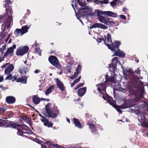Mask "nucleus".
<instances>
[{
  "mask_svg": "<svg viewBox=\"0 0 148 148\" xmlns=\"http://www.w3.org/2000/svg\"><path fill=\"white\" fill-rule=\"evenodd\" d=\"M105 79V82H115L114 78L113 77H109L107 75H106Z\"/></svg>",
  "mask_w": 148,
  "mask_h": 148,
  "instance_id": "27",
  "label": "nucleus"
},
{
  "mask_svg": "<svg viewBox=\"0 0 148 148\" xmlns=\"http://www.w3.org/2000/svg\"><path fill=\"white\" fill-rule=\"evenodd\" d=\"M9 64V63H5V64L1 66V67L2 68H4L7 65Z\"/></svg>",
  "mask_w": 148,
  "mask_h": 148,
  "instance_id": "53",
  "label": "nucleus"
},
{
  "mask_svg": "<svg viewBox=\"0 0 148 148\" xmlns=\"http://www.w3.org/2000/svg\"><path fill=\"white\" fill-rule=\"evenodd\" d=\"M119 90L120 91H121L123 92L124 93H125L126 94H128L129 92L130 93H131L130 90H128V89H124L121 88Z\"/></svg>",
  "mask_w": 148,
  "mask_h": 148,
  "instance_id": "34",
  "label": "nucleus"
},
{
  "mask_svg": "<svg viewBox=\"0 0 148 148\" xmlns=\"http://www.w3.org/2000/svg\"><path fill=\"white\" fill-rule=\"evenodd\" d=\"M46 144L47 145V147L45 145H41V148H54L53 147H54L57 148L56 147L53 145H55L56 144H52L49 141L46 142Z\"/></svg>",
  "mask_w": 148,
  "mask_h": 148,
  "instance_id": "22",
  "label": "nucleus"
},
{
  "mask_svg": "<svg viewBox=\"0 0 148 148\" xmlns=\"http://www.w3.org/2000/svg\"><path fill=\"white\" fill-rule=\"evenodd\" d=\"M41 99L42 100H43L44 101H49V99H44L43 98H41Z\"/></svg>",
  "mask_w": 148,
  "mask_h": 148,
  "instance_id": "57",
  "label": "nucleus"
},
{
  "mask_svg": "<svg viewBox=\"0 0 148 148\" xmlns=\"http://www.w3.org/2000/svg\"><path fill=\"white\" fill-rule=\"evenodd\" d=\"M119 17L120 18L122 19L123 20H125L126 18V17L125 16L123 15H119Z\"/></svg>",
  "mask_w": 148,
  "mask_h": 148,
  "instance_id": "46",
  "label": "nucleus"
},
{
  "mask_svg": "<svg viewBox=\"0 0 148 148\" xmlns=\"http://www.w3.org/2000/svg\"><path fill=\"white\" fill-rule=\"evenodd\" d=\"M97 127L98 128L99 130H103V128H102L101 126L99 125H97Z\"/></svg>",
  "mask_w": 148,
  "mask_h": 148,
  "instance_id": "52",
  "label": "nucleus"
},
{
  "mask_svg": "<svg viewBox=\"0 0 148 148\" xmlns=\"http://www.w3.org/2000/svg\"><path fill=\"white\" fill-rule=\"evenodd\" d=\"M9 126H11L13 128H16L20 126L21 127V128L23 130L28 131L29 129V127L27 125L24 124H19L10 123L8 124L6 123V121H4L3 120L1 119V127H7Z\"/></svg>",
  "mask_w": 148,
  "mask_h": 148,
  "instance_id": "6",
  "label": "nucleus"
},
{
  "mask_svg": "<svg viewBox=\"0 0 148 148\" xmlns=\"http://www.w3.org/2000/svg\"><path fill=\"white\" fill-rule=\"evenodd\" d=\"M140 70L139 69V68H138L136 69L135 70V73L137 74H138L140 73Z\"/></svg>",
  "mask_w": 148,
  "mask_h": 148,
  "instance_id": "50",
  "label": "nucleus"
},
{
  "mask_svg": "<svg viewBox=\"0 0 148 148\" xmlns=\"http://www.w3.org/2000/svg\"><path fill=\"white\" fill-rule=\"evenodd\" d=\"M96 39L98 42H100L102 40L103 41V38L102 36H100L97 37Z\"/></svg>",
  "mask_w": 148,
  "mask_h": 148,
  "instance_id": "42",
  "label": "nucleus"
},
{
  "mask_svg": "<svg viewBox=\"0 0 148 148\" xmlns=\"http://www.w3.org/2000/svg\"><path fill=\"white\" fill-rule=\"evenodd\" d=\"M114 45L112 42L111 43V45L109 44H107L108 47V49H110L112 51H115L119 49V47L121 45V42L119 41H116L114 42Z\"/></svg>",
  "mask_w": 148,
  "mask_h": 148,
  "instance_id": "10",
  "label": "nucleus"
},
{
  "mask_svg": "<svg viewBox=\"0 0 148 148\" xmlns=\"http://www.w3.org/2000/svg\"><path fill=\"white\" fill-rule=\"evenodd\" d=\"M86 87H84L78 89L77 92L78 95L80 97L84 95L86 92Z\"/></svg>",
  "mask_w": 148,
  "mask_h": 148,
  "instance_id": "19",
  "label": "nucleus"
},
{
  "mask_svg": "<svg viewBox=\"0 0 148 148\" xmlns=\"http://www.w3.org/2000/svg\"><path fill=\"white\" fill-rule=\"evenodd\" d=\"M64 58L65 60V61L67 63L69 62L71 60V54L70 53H68L67 54L65 55L64 56Z\"/></svg>",
  "mask_w": 148,
  "mask_h": 148,
  "instance_id": "31",
  "label": "nucleus"
},
{
  "mask_svg": "<svg viewBox=\"0 0 148 148\" xmlns=\"http://www.w3.org/2000/svg\"><path fill=\"white\" fill-rule=\"evenodd\" d=\"M81 77L80 76L78 78L76 79L74 81V83H75V84L79 82L80 80Z\"/></svg>",
  "mask_w": 148,
  "mask_h": 148,
  "instance_id": "45",
  "label": "nucleus"
},
{
  "mask_svg": "<svg viewBox=\"0 0 148 148\" xmlns=\"http://www.w3.org/2000/svg\"><path fill=\"white\" fill-rule=\"evenodd\" d=\"M100 23H95L93 25L91 26L90 27V28H99Z\"/></svg>",
  "mask_w": 148,
  "mask_h": 148,
  "instance_id": "35",
  "label": "nucleus"
},
{
  "mask_svg": "<svg viewBox=\"0 0 148 148\" xmlns=\"http://www.w3.org/2000/svg\"><path fill=\"white\" fill-rule=\"evenodd\" d=\"M14 66L12 64H10L5 70V73L6 75H8L13 71Z\"/></svg>",
  "mask_w": 148,
  "mask_h": 148,
  "instance_id": "21",
  "label": "nucleus"
},
{
  "mask_svg": "<svg viewBox=\"0 0 148 148\" xmlns=\"http://www.w3.org/2000/svg\"><path fill=\"white\" fill-rule=\"evenodd\" d=\"M96 3L99 4H105L107 3V0H97L95 1Z\"/></svg>",
  "mask_w": 148,
  "mask_h": 148,
  "instance_id": "32",
  "label": "nucleus"
},
{
  "mask_svg": "<svg viewBox=\"0 0 148 148\" xmlns=\"http://www.w3.org/2000/svg\"><path fill=\"white\" fill-rule=\"evenodd\" d=\"M3 6L5 8V13L2 15H1V22L3 23L2 25V33L1 34L2 38H5L7 34L6 30L10 27L11 24H12V12L11 5L12 3L10 0H6L4 1Z\"/></svg>",
  "mask_w": 148,
  "mask_h": 148,
  "instance_id": "1",
  "label": "nucleus"
},
{
  "mask_svg": "<svg viewBox=\"0 0 148 148\" xmlns=\"http://www.w3.org/2000/svg\"><path fill=\"white\" fill-rule=\"evenodd\" d=\"M1 88L2 89V90H4L6 89V88L5 87H2L1 86Z\"/></svg>",
  "mask_w": 148,
  "mask_h": 148,
  "instance_id": "63",
  "label": "nucleus"
},
{
  "mask_svg": "<svg viewBox=\"0 0 148 148\" xmlns=\"http://www.w3.org/2000/svg\"><path fill=\"white\" fill-rule=\"evenodd\" d=\"M7 108L6 106H3L2 108H1V112H3L6 110Z\"/></svg>",
  "mask_w": 148,
  "mask_h": 148,
  "instance_id": "44",
  "label": "nucleus"
},
{
  "mask_svg": "<svg viewBox=\"0 0 148 148\" xmlns=\"http://www.w3.org/2000/svg\"><path fill=\"white\" fill-rule=\"evenodd\" d=\"M29 27L30 26L28 27L27 25L23 26L21 29L22 32V34H23L26 33L28 32V30Z\"/></svg>",
  "mask_w": 148,
  "mask_h": 148,
  "instance_id": "28",
  "label": "nucleus"
},
{
  "mask_svg": "<svg viewBox=\"0 0 148 148\" xmlns=\"http://www.w3.org/2000/svg\"><path fill=\"white\" fill-rule=\"evenodd\" d=\"M35 50L37 53L40 56H41V51L40 48L38 47H36L35 48Z\"/></svg>",
  "mask_w": 148,
  "mask_h": 148,
  "instance_id": "43",
  "label": "nucleus"
},
{
  "mask_svg": "<svg viewBox=\"0 0 148 148\" xmlns=\"http://www.w3.org/2000/svg\"><path fill=\"white\" fill-rule=\"evenodd\" d=\"M17 135H18L21 136H25L23 135V134H28L26 132H24L21 130H18V131L17 133Z\"/></svg>",
  "mask_w": 148,
  "mask_h": 148,
  "instance_id": "36",
  "label": "nucleus"
},
{
  "mask_svg": "<svg viewBox=\"0 0 148 148\" xmlns=\"http://www.w3.org/2000/svg\"><path fill=\"white\" fill-rule=\"evenodd\" d=\"M17 82H20L23 84L27 83V79L25 77H19L16 80Z\"/></svg>",
  "mask_w": 148,
  "mask_h": 148,
  "instance_id": "26",
  "label": "nucleus"
},
{
  "mask_svg": "<svg viewBox=\"0 0 148 148\" xmlns=\"http://www.w3.org/2000/svg\"><path fill=\"white\" fill-rule=\"evenodd\" d=\"M32 99L33 103L35 105L38 104L40 101V99L37 95H33L32 97Z\"/></svg>",
  "mask_w": 148,
  "mask_h": 148,
  "instance_id": "20",
  "label": "nucleus"
},
{
  "mask_svg": "<svg viewBox=\"0 0 148 148\" xmlns=\"http://www.w3.org/2000/svg\"><path fill=\"white\" fill-rule=\"evenodd\" d=\"M132 73V71L130 69H125L123 70V73L124 74L125 73L127 74V73Z\"/></svg>",
  "mask_w": 148,
  "mask_h": 148,
  "instance_id": "41",
  "label": "nucleus"
},
{
  "mask_svg": "<svg viewBox=\"0 0 148 148\" xmlns=\"http://www.w3.org/2000/svg\"><path fill=\"white\" fill-rule=\"evenodd\" d=\"M79 5L81 6H85L86 5V3L84 2H83L80 0H76Z\"/></svg>",
  "mask_w": 148,
  "mask_h": 148,
  "instance_id": "39",
  "label": "nucleus"
},
{
  "mask_svg": "<svg viewBox=\"0 0 148 148\" xmlns=\"http://www.w3.org/2000/svg\"><path fill=\"white\" fill-rule=\"evenodd\" d=\"M115 52L114 54L112 55V56H117L123 58L125 56V53L122 51H121L119 49H118L115 51H114Z\"/></svg>",
  "mask_w": 148,
  "mask_h": 148,
  "instance_id": "13",
  "label": "nucleus"
},
{
  "mask_svg": "<svg viewBox=\"0 0 148 148\" xmlns=\"http://www.w3.org/2000/svg\"><path fill=\"white\" fill-rule=\"evenodd\" d=\"M51 105L50 103H48L45 106V111H43V114L49 117H56L59 113V111L56 106H55L51 109Z\"/></svg>",
  "mask_w": 148,
  "mask_h": 148,
  "instance_id": "4",
  "label": "nucleus"
},
{
  "mask_svg": "<svg viewBox=\"0 0 148 148\" xmlns=\"http://www.w3.org/2000/svg\"><path fill=\"white\" fill-rule=\"evenodd\" d=\"M74 123L75 126L79 129H82V126L79 120L76 118H73Z\"/></svg>",
  "mask_w": 148,
  "mask_h": 148,
  "instance_id": "24",
  "label": "nucleus"
},
{
  "mask_svg": "<svg viewBox=\"0 0 148 148\" xmlns=\"http://www.w3.org/2000/svg\"><path fill=\"white\" fill-rule=\"evenodd\" d=\"M6 77L5 80H12V81H14L16 79V76L13 77L11 74H9Z\"/></svg>",
  "mask_w": 148,
  "mask_h": 148,
  "instance_id": "30",
  "label": "nucleus"
},
{
  "mask_svg": "<svg viewBox=\"0 0 148 148\" xmlns=\"http://www.w3.org/2000/svg\"><path fill=\"white\" fill-rule=\"evenodd\" d=\"M71 5L73 7L75 12L76 16L77 19H79V16H83L84 15H90L92 12V9L88 6H86L84 8H81L78 9L76 6V7L78 10V12L77 14L76 13L75 8L73 4H72Z\"/></svg>",
  "mask_w": 148,
  "mask_h": 148,
  "instance_id": "5",
  "label": "nucleus"
},
{
  "mask_svg": "<svg viewBox=\"0 0 148 148\" xmlns=\"http://www.w3.org/2000/svg\"><path fill=\"white\" fill-rule=\"evenodd\" d=\"M127 8H123V9H122V10L124 11V12H125V14H127V16H128V17H129V14H128V13L127 12Z\"/></svg>",
  "mask_w": 148,
  "mask_h": 148,
  "instance_id": "47",
  "label": "nucleus"
},
{
  "mask_svg": "<svg viewBox=\"0 0 148 148\" xmlns=\"http://www.w3.org/2000/svg\"><path fill=\"white\" fill-rule=\"evenodd\" d=\"M55 88V86L54 85H52L49 86L45 92V95H48L50 93H51L53 90Z\"/></svg>",
  "mask_w": 148,
  "mask_h": 148,
  "instance_id": "23",
  "label": "nucleus"
},
{
  "mask_svg": "<svg viewBox=\"0 0 148 148\" xmlns=\"http://www.w3.org/2000/svg\"><path fill=\"white\" fill-rule=\"evenodd\" d=\"M28 71V70L27 68L24 67L19 69L18 71L21 74L24 75Z\"/></svg>",
  "mask_w": 148,
  "mask_h": 148,
  "instance_id": "29",
  "label": "nucleus"
},
{
  "mask_svg": "<svg viewBox=\"0 0 148 148\" xmlns=\"http://www.w3.org/2000/svg\"><path fill=\"white\" fill-rule=\"evenodd\" d=\"M2 44V47L1 48V52L2 54L3 53L4 50L5 49L6 47V44L5 43L3 44Z\"/></svg>",
  "mask_w": 148,
  "mask_h": 148,
  "instance_id": "37",
  "label": "nucleus"
},
{
  "mask_svg": "<svg viewBox=\"0 0 148 148\" xmlns=\"http://www.w3.org/2000/svg\"><path fill=\"white\" fill-rule=\"evenodd\" d=\"M95 14L98 17L99 21L111 27L114 25L115 23L113 21L111 18L107 16H103L104 15L109 17L116 18L117 17V14L111 11H103L101 10H97L95 11Z\"/></svg>",
  "mask_w": 148,
  "mask_h": 148,
  "instance_id": "2",
  "label": "nucleus"
},
{
  "mask_svg": "<svg viewBox=\"0 0 148 148\" xmlns=\"http://www.w3.org/2000/svg\"><path fill=\"white\" fill-rule=\"evenodd\" d=\"M55 81L58 87L61 91H64L65 90V87L62 82L58 78H56Z\"/></svg>",
  "mask_w": 148,
  "mask_h": 148,
  "instance_id": "11",
  "label": "nucleus"
},
{
  "mask_svg": "<svg viewBox=\"0 0 148 148\" xmlns=\"http://www.w3.org/2000/svg\"><path fill=\"white\" fill-rule=\"evenodd\" d=\"M84 82H83V83H81L80 84H79L78 85L79 87V88L83 86L84 85Z\"/></svg>",
  "mask_w": 148,
  "mask_h": 148,
  "instance_id": "55",
  "label": "nucleus"
},
{
  "mask_svg": "<svg viewBox=\"0 0 148 148\" xmlns=\"http://www.w3.org/2000/svg\"><path fill=\"white\" fill-rule=\"evenodd\" d=\"M30 13V11L29 10H27V12L26 14H27L28 15Z\"/></svg>",
  "mask_w": 148,
  "mask_h": 148,
  "instance_id": "64",
  "label": "nucleus"
},
{
  "mask_svg": "<svg viewBox=\"0 0 148 148\" xmlns=\"http://www.w3.org/2000/svg\"><path fill=\"white\" fill-rule=\"evenodd\" d=\"M32 46L33 48H34L35 47H36L37 48H38V47L39 46V45H38L37 44V43L36 42L34 44V45H32Z\"/></svg>",
  "mask_w": 148,
  "mask_h": 148,
  "instance_id": "48",
  "label": "nucleus"
},
{
  "mask_svg": "<svg viewBox=\"0 0 148 148\" xmlns=\"http://www.w3.org/2000/svg\"><path fill=\"white\" fill-rule=\"evenodd\" d=\"M99 28L102 29H108V27L107 26L100 23Z\"/></svg>",
  "mask_w": 148,
  "mask_h": 148,
  "instance_id": "40",
  "label": "nucleus"
},
{
  "mask_svg": "<svg viewBox=\"0 0 148 148\" xmlns=\"http://www.w3.org/2000/svg\"><path fill=\"white\" fill-rule=\"evenodd\" d=\"M79 74V73H78L76 72H75L74 73L73 75V77L74 78H76L78 76V74Z\"/></svg>",
  "mask_w": 148,
  "mask_h": 148,
  "instance_id": "49",
  "label": "nucleus"
},
{
  "mask_svg": "<svg viewBox=\"0 0 148 148\" xmlns=\"http://www.w3.org/2000/svg\"><path fill=\"white\" fill-rule=\"evenodd\" d=\"M81 66L80 65H78L76 69V72L79 73L81 71Z\"/></svg>",
  "mask_w": 148,
  "mask_h": 148,
  "instance_id": "38",
  "label": "nucleus"
},
{
  "mask_svg": "<svg viewBox=\"0 0 148 148\" xmlns=\"http://www.w3.org/2000/svg\"><path fill=\"white\" fill-rule=\"evenodd\" d=\"M10 36V34H8V36H7V37L5 39V42H7L8 41V40L9 39Z\"/></svg>",
  "mask_w": 148,
  "mask_h": 148,
  "instance_id": "54",
  "label": "nucleus"
},
{
  "mask_svg": "<svg viewBox=\"0 0 148 148\" xmlns=\"http://www.w3.org/2000/svg\"><path fill=\"white\" fill-rule=\"evenodd\" d=\"M35 141L38 143H40V140L37 139L35 140Z\"/></svg>",
  "mask_w": 148,
  "mask_h": 148,
  "instance_id": "60",
  "label": "nucleus"
},
{
  "mask_svg": "<svg viewBox=\"0 0 148 148\" xmlns=\"http://www.w3.org/2000/svg\"><path fill=\"white\" fill-rule=\"evenodd\" d=\"M39 115L41 117V118L40 119L41 121L42 119L44 118L43 117H45L42 116L40 113H39Z\"/></svg>",
  "mask_w": 148,
  "mask_h": 148,
  "instance_id": "58",
  "label": "nucleus"
},
{
  "mask_svg": "<svg viewBox=\"0 0 148 148\" xmlns=\"http://www.w3.org/2000/svg\"><path fill=\"white\" fill-rule=\"evenodd\" d=\"M103 41L104 42L105 45L108 47L107 44H108L106 43V42H110L111 44L112 43V41L111 39V35L110 34H107V36L105 35L104 36V38H103Z\"/></svg>",
  "mask_w": 148,
  "mask_h": 148,
  "instance_id": "15",
  "label": "nucleus"
},
{
  "mask_svg": "<svg viewBox=\"0 0 148 148\" xmlns=\"http://www.w3.org/2000/svg\"><path fill=\"white\" fill-rule=\"evenodd\" d=\"M3 76H1V82L3 81Z\"/></svg>",
  "mask_w": 148,
  "mask_h": 148,
  "instance_id": "61",
  "label": "nucleus"
},
{
  "mask_svg": "<svg viewBox=\"0 0 148 148\" xmlns=\"http://www.w3.org/2000/svg\"><path fill=\"white\" fill-rule=\"evenodd\" d=\"M40 70L36 69L35 71H34V73H38L40 72Z\"/></svg>",
  "mask_w": 148,
  "mask_h": 148,
  "instance_id": "56",
  "label": "nucleus"
},
{
  "mask_svg": "<svg viewBox=\"0 0 148 148\" xmlns=\"http://www.w3.org/2000/svg\"><path fill=\"white\" fill-rule=\"evenodd\" d=\"M90 129L91 130V132L94 134H96L97 133V130L95 125L91 123L88 122L87 123Z\"/></svg>",
  "mask_w": 148,
  "mask_h": 148,
  "instance_id": "17",
  "label": "nucleus"
},
{
  "mask_svg": "<svg viewBox=\"0 0 148 148\" xmlns=\"http://www.w3.org/2000/svg\"><path fill=\"white\" fill-rule=\"evenodd\" d=\"M16 48V46L15 44L14 45L10 47L9 48H8V50L6 51L5 53H4V57H6L8 55H12L13 52L14 50V49Z\"/></svg>",
  "mask_w": 148,
  "mask_h": 148,
  "instance_id": "14",
  "label": "nucleus"
},
{
  "mask_svg": "<svg viewBox=\"0 0 148 148\" xmlns=\"http://www.w3.org/2000/svg\"><path fill=\"white\" fill-rule=\"evenodd\" d=\"M14 34L16 36H18L19 35L21 34V35H23L22 34V32H21V29H16L15 31L14 32Z\"/></svg>",
  "mask_w": 148,
  "mask_h": 148,
  "instance_id": "33",
  "label": "nucleus"
},
{
  "mask_svg": "<svg viewBox=\"0 0 148 148\" xmlns=\"http://www.w3.org/2000/svg\"><path fill=\"white\" fill-rule=\"evenodd\" d=\"M75 84V83H74V82H73V83L71 84V87H72Z\"/></svg>",
  "mask_w": 148,
  "mask_h": 148,
  "instance_id": "62",
  "label": "nucleus"
},
{
  "mask_svg": "<svg viewBox=\"0 0 148 148\" xmlns=\"http://www.w3.org/2000/svg\"><path fill=\"white\" fill-rule=\"evenodd\" d=\"M42 119V122L43 123L44 125L45 126L48 127H52L53 125V123L49 121V120L47 119L46 117Z\"/></svg>",
  "mask_w": 148,
  "mask_h": 148,
  "instance_id": "12",
  "label": "nucleus"
},
{
  "mask_svg": "<svg viewBox=\"0 0 148 148\" xmlns=\"http://www.w3.org/2000/svg\"><path fill=\"white\" fill-rule=\"evenodd\" d=\"M74 61L73 60H71L68 63V64L66 66V73H70L71 71V70L73 67L72 65L73 64Z\"/></svg>",
  "mask_w": 148,
  "mask_h": 148,
  "instance_id": "16",
  "label": "nucleus"
},
{
  "mask_svg": "<svg viewBox=\"0 0 148 148\" xmlns=\"http://www.w3.org/2000/svg\"><path fill=\"white\" fill-rule=\"evenodd\" d=\"M128 112H130L133 113L135 112V110L132 109H129L128 110Z\"/></svg>",
  "mask_w": 148,
  "mask_h": 148,
  "instance_id": "51",
  "label": "nucleus"
},
{
  "mask_svg": "<svg viewBox=\"0 0 148 148\" xmlns=\"http://www.w3.org/2000/svg\"><path fill=\"white\" fill-rule=\"evenodd\" d=\"M5 100L7 103L9 104L13 103L15 102L16 101L15 98L12 96L7 97Z\"/></svg>",
  "mask_w": 148,
  "mask_h": 148,
  "instance_id": "18",
  "label": "nucleus"
},
{
  "mask_svg": "<svg viewBox=\"0 0 148 148\" xmlns=\"http://www.w3.org/2000/svg\"><path fill=\"white\" fill-rule=\"evenodd\" d=\"M97 87L98 92L101 95H102L103 98L106 100L107 102L110 105L114 106L119 113L121 114L122 112L121 109H125L127 108V107L124 105L120 106H116V102L112 101V97L108 95L106 92L105 82L97 84Z\"/></svg>",
  "mask_w": 148,
  "mask_h": 148,
  "instance_id": "3",
  "label": "nucleus"
},
{
  "mask_svg": "<svg viewBox=\"0 0 148 148\" xmlns=\"http://www.w3.org/2000/svg\"><path fill=\"white\" fill-rule=\"evenodd\" d=\"M118 58L117 57H115L112 60V63L109 64V66L110 68V70L112 72H114L116 70V65L114 64L113 62L114 61H115L116 64H121L120 62L118 60Z\"/></svg>",
  "mask_w": 148,
  "mask_h": 148,
  "instance_id": "9",
  "label": "nucleus"
},
{
  "mask_svg": "<svg viewBox=\"0 0 148 148\" xmlns=\"http://www.w3.org/2000/svg\"><path fill=\"white\" fill-rule=\"evenodd\" d=\"M29 50V48L27 46L20 47L16 51V55L18 56H23L27 53Z\"/></svg>",
  "mask_w": 148,
  "mask_h": 148,
  "instance_id": "8",
  "label": "nucleus"
},
{
  "mask_svg": "<svg viewBox=\"0 0 148 148\" xmlns=\"http://www.w3.org/2000/svg\"><path fill=\"white\" fill-rule=\"evenodd\" d=\"M49 60L51 64L57 69H61V65L59 63L57 58L56 56H50L49 57Z\"/></svg>",
  "mask_w": 148,
  "mask_h": 148,
  "instance_id": "7",
  "label": "nucleus"
},
{
  "mask_svg": "<svg viewBox=\"0 0 148 148\" xmlns=\"http://www.w3.org/2000/svg\"><path fill=\"white\" fill-rule=\"evenodd\" d=\"M81 16H79V21L81 22V23H82V25H83V22H82V20H80L79 18H80V17Z\"/></svg>",
  "mask_w": 148,
  "mask_h": 148,
  "instance_id": "59",
  "label": "nucleus"
},
{
  "mask_svg": "<svg viewBox=\"0 0 148 148\" xmlns=\"http://www.w3.org/2000/svg\"><path fill=\"white\" fill-rule=\"evenodd\" d=\"M54 146H55L57 148H82L81 146H71L70 147H64L63 146H61L59 145L58 144H55V145H53Z\"/></svg>",
  "mask_w": 148,
  "mask_h": 148,
  "instance_id": "25",
  "label": "nucleus"
}]
</instances>
